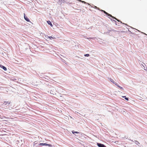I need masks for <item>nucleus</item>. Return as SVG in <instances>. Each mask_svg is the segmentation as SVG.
<instances>
[{"mask_svg": "<svg viewBox=\"0 0 147 147\" xmlns=\"http://www.w3.org/2000/svg\"><path fill=\"white\" fill-rule=\"evenodd\" d=\"M100 11H102V12H104L106 14L107 16H110L112 18H113L115 19L116 20H117L118 22H120L119 20H118L117 18H116L115 17L112 16L111 15V14H110L108 13H107V12H106L105 11L102 10H101Z\"/></svg>", "mask_w": 147, "mask_h": 147, "instance_id": "f257e3e1", "label": "nucleus"}, {"mask_svg": "<svg viewBox=\"0 0 147 147\" xmlns=\"http://www.w3.org/2000/svg\"><path fill=\"white\" fill-rule=\"evenodd\" d=\"M39 145L40 146H48L49 147H51L52 146V145L50 144H49L47 143H40L39 144Z\"/></svg>", "mask_w": 147, "mask_h": 147, "instance_id": "f03ea898", "label": "nucleus"}, {"mask_svg": "<svg viewBox=\"0 0 147 147\" xmlns=\"http://www.w3.org/2000/svg\"><path fill=\"white\" fill-rule=\"evenodd\" d=\"M55 88L53 87H52V89L50 91V93L51 94L54 95L55 94Z\"/></svg>", "mask_w": 147, "mask_h": 147, "instance_id": "7ed1b4c3", "label": "nucleus"}, {"mask_svg": "<svg viewBox=\"0 0 147 147\" xmlns=\"http://www.w3.org/2000/svg\"><path fill=\"white\" fill-rule=\"evenodd\" d=\"M97 145L99 147H106L103 144H102L99 143H97Z\"/></svg>", "mask_w": 147, "mask_h": 147, "instance_id": "20e7f679", "label": "nucleus"}, {"mask_svg": "<svg viewBox=\"0 0 147 147\" xmlns=\"http://www.w3.org/2000/svg\"><path fill=\"white\" fill-rule=\"evenodd\" d=\"M24 19L26 21L28 22H30V20L27 16H25V14L24 13Z\"/></svg>", "mask_w": 147, "mask_h": 147, "instance_id": "39448f33", "label": "nucleus"}, {"mask_svg": "<svg viewBox=\"0 0 147 147\" xmlns=\"http://www.w3.org/2000/svg\"><path fill=\"white\" fill-rule=\"evenodd\" d=\"M0 67L2 68L4 71H6L7 70V69L4 66L2 65H0Z\"/></svg>", "mask_w": 147, "mask_h": 147, "instance_id": "423d86ee", "label": "nucleus"}, {"mask_svg": "<svg viewBox=\"0 0 147 147\" xmlns=\"http://www.w3.org/2000/svg\"><path fill=\"white\" fill-rule=\"evenodd\" d=\"M10 103V102H7V101H5L3 103V104L5 105H9Z\"/></svg>", "mask_w": 147, "mask_h": 147, "instance_id": "0eeeda50", "label": "nucleus"}, {"mask_svg": "<svg viewBox=\"0 0 147 147\" xmlns=\"http://www.w3.org/2000/svg\"><path fill=\"white\" fill-rule=\"evenodd\" d=\"M47 23L49 24V25H50V26L52 27L53 26V25L51 22L49 20V21H47Z\"/></svg>", "mask_w": 147, "mask_h": 147, "instance_id": "6e6552de", "label": "nucleus"}, {"mask_svg": "<svg viewBox=\"0 0 147 147\" xmlns=\"http://www.w3.org/2000/svg\"><path fill=\"white\" fill-rule=\"evenodd\" d=\"M109 80H110V81L113 82V84H115V82L113 80V79H111V78H109Z\"/></svg>", "mask_w": 147, "mask_h": 147, "instance_id": "1a4fd4ad", "label": "nucleus"}, {"mask_svg": "<svg viewBox=\"0 0 147 147\" xmlns=\"http://www.w3.org/2000/svg\"><path fill=\"white\" fill-rule=\"evenodd\" d=\"M72 133L74 134L75 133H76V134L79 133V132H78L75 131H72Z\"/></svg>", "mask_w": 147, "mask_h": 147, "instance_id": "9d476101", "label": "nucleus"}, {"mask_svg": "<svg viewBox=\"0 0 147 147\" xmlns=\"http://www.w3.org/2000/svg\"><path fill=\"white\" fill-rule=\"evenodd\" d=\"M122 97L124 98L127 100H128V98L126 97L125 96H122Z\"/></svg>", "mask_w": 147, "mask_h": 147, "instance_id": "9b49d317", "label": "nucleus"}, {"mask_svg": "<svg viewBox=\"0 0 147 147\" xmlns=\"http://www.w3.org/2000/svg\"><path fill=\"white\" fill-rule=\"evenodd\" d=\"M135 142V143H136V144H140V143L139 142L137 141H136V140H134Z\"/></svg>", "mask_w": 147, "mask_h": 147, "instance_id": "f8f14e48", "label": "nucleus"}, {"mask_svg": "<svg viewBox=\"0 0 147 147\" xmlns=\"http://www.w3.org/2000/svg\"><path fill=\"white\" fill-rule=\"evenodd\" d=\"M84 56L85 57H88L89 56V54H86L84 55Z\"/></svg>", "mask_w": 147, "mask_h": 147, "instance_id": "ddd939ff", "label": "nucleus"}, {"mask_svg": "<svg viewBox=\"0 0 147 147\" xmlns=\"http://www.w3.org/2000/svg\"><path fill=\"white\" fill-rule=\"evenodd\" d=\"M111 20H112V21H113L115 22V24H116V25H117V24L116 23H117V22H116V21H115V20H112V19H111Z\"/></svg>", "mask_w": 147, "mask_h": 147, "instance_id": "4468645a", "label": "nucleus"}, {"mask_svg": "<svg viewBox=\"0 0 147 147\" xmlns=\"http://www.w3.org/2000/svg\"><path fill=\"white\" fill-rule=\"evenodd\" d=\"M49 38L51 39H52V38H54L52 36H49Z\"/></svg>", "mask_w": 147, "mask_h": 147, "instance_id": "2eb2a0df", "label": "nucleus"}, {"mask_svg": "<svg viewBox=\"0 0 147 147\" xmlns=\"http://www.w3.org/2000/svg\"><path fill=\"white\" fill-rule=\"evenodd\" d=\"M86 38L87 39H93L94 38H89V37H87Z\"/></svg>", "mask_w": 147, "mask_h": 147, "instance_id": "dca6fc26", "label": "nucleus"}, {"mask_svg": "<svg viewBox=\"0 0 147 147\" xmlns=\"http://www.w3.org/2000/svg\"><path fill=\"white\" fill-rule=\"evenodd\" d=\"M119 88H120L121 89H122V90H123L124 89L122 87H121L120 86H119Z\"/></svg>", "mask_w": 147, "mask_h": 147, "instance_id": "f3484780", "label": "nucleus"}, {"mask_svg": "<svg viewBox=\"0 0 147 147\" xmlns=\"http://www.w3.org/2000/svg\"><path fill=\"white\" fill-rule=\"evenodd\" d=\"M115 85H116L118 87H119V85L117 83H115Z\"/></svg>", "mask_w": 147, "mask_h": 147, "instance_id": "a211bd4d", "label": "nucleus"}, {"mask_svg": "<svg viewBox=\"0 0 147 147\" xmlns=\"http://www.w3.org/2000/svg\"><path fill=\"white\" fill-rule=\"evenodd\" d=\"M82 3H86L84 1H82Z\"/></svg>", "mask_w": 147, "mask_h": 147, "instance_id": "6ab92c4d", "label": "nucleus"}, {"mask_svg": "<svg viewBox=\"0 0 147 147\" xmlns=\"http://www.w3.org/2000/svg\"><path fill=\"white\" fill-rule=\"evenodd\" d=\"M95 8H96L97 9H99V8H98V7H97L95 6Z\"/></svg>", "mask_w": 147, "mask_h": 147, "instance_id": "aec40b11", "label": "nucleus"}, {"mask_svg": "<svg viewBox=\"0 0 147 147\" xmlns=\"http://www.w3.org/2000/svg\"><path fill=\"white\" fill-rule=\"evenodd\" d=\"M78 1H79L81 2H82V1L81 0H79Z\"/></svg>", "mask_w": 147, "mask_h": 147, "instance_id": "412c9836", "label": "nucleus"}, {"mask_svg": "<svg viewBox=\"0 0 147 147\" xmlns=\"http://www.w3.org/2000/svg\"><path fill=\"white\" fill-rule=\"evenodd\" d=\"M143 65V67H144L145 68V67H144V65Z\"/></svg>", "mask_w": 147, "mask_h": 147, "instance_id": "4be33fe9", "label": "nucleus"}, {"mask_svg": "<svg viewBox=\"0 0 147 147\" xmlns=\"http://www.w3.org/2000/svg\"><path fill=\"white\" fill-rule=\"evenodd\" d=\"M131 141L132 142H133V140H131Z\"/></svg>", "mask_w": 147, "mask_h": 147, "instance_id": "5701e85b", "label": "nucleus"}, {"mask_svg": "<svg viewBox=\"0 0 147 147\" xmlns=\"http://www.w3.org/2000/svg\"><path fill=\"white\" fill-rule=\"evenodd\" d=\"M45 77H47L49 78L47 76H45Z\"/></svg>", "mask_w": 147, "mask_h": 147, "instance_id": "b1692460", "label": "nucleus"}, {"mask_svg": "<svg viewBox=\"0 0 147 147\" xmlns=\"http://www.w3.org/2000/svg\"><path fill=\"white\" fill-rule=\"evenodd\" d=\"M44 78H45V79H46V78H45V77H43Z\"/></svg>", "mask_w": 147, "mask_h": 147, "instance_id": "393cba45", "label": "nucleus"}, {"mask_svg": "<svg viewBox=\"0 0 147 147\" xmlns=\"http://www.w3.org/2000/svg\"><path fill=\"white\" fill-rule=\"evenodd\" d=\"M144 69L145 70H146V69H145V68H144Z\"/></svg>", "mask_w": 147, "mask_h": 147, "instance_id": "a878e982", "label": "nucleus"}, {"mask_svg": "<svg viewBox=\"0 0 147 147\" xmlns=\"http://www.w3.org/2000/svg\"><path fill=\"white\" fill-rule=\"evenodd\" d=\"M121 23H121H122V22H121V23Z\"/></svg>", "mask_w": 147, "mask_h": 147, "instance_id": "bb28decb", "label": "nucleus"}, {"mask_svg": "<svg viewBox=\"0 0 147 147\" xmlns=\"http://www.w3.org/2000/svg\"><path fill=\"white\" fill-rule=\"evenodd\" d=\"M61 1H62L63 0H61Z\"/></svg>", "mask_w": 147, "mask_h": 147, "instance_id": "cd10ccee", "label": "nucleus"}]
</instances>
